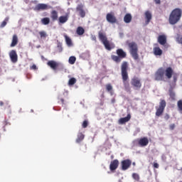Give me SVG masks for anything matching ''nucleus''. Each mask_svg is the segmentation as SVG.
<instances>
[{"mask_svg": "<svg viewBox=\"0 0 182 182\" xmlns=\"http://www.w3.org/2000/svg\"><path fill=\"white\" fill-rule=\"evenodd\" d=\"M129 63L123 61L121 65V76L122 79L123 85L126 92H131L130 82H129Z\"/></svg>", "mask_w": 182, "mask_h": 182, "instance_id": "obj_1", "label": "nucleus"}, {"mask_svg": "<svg viewBox=\"0 0 182 182\" xmlns=\"http://www.w3.org/2000/svg\"><path fill=\"white\" fill-rule=\"evenodd\" d=\"M182 16V10L180 8H176L171 12L168 18L170 25H176L180 22Z\"/></svg>", "mask_w": 182, "mask_h": 182, "instance_id": "obj_2", "label": "nucleus"}, {"mask_svg": "<svg viewBox=\"0 0 182 182\" xmlns=\"http://www.w3.org/2000/svg\"><path fill=\"white\" fill-rule=\"evenodd\" d=\"M127 45L129 48V53L134 60H138L139 59V47H137V43L135 42L127 41Z\"/></svg>", "mask_w": 182, "mask_h": 182, "instance_id": "obj_3", "label": "nucleus"}, {"mask_svg": "<svg viewBox=\"0 0 182 182\" xmlns=\"http://www.w3.org/2000/svg\"><path fill=\"white\" fill-rule=\"evenodd\" d=\"M116 53L117 55H111L112 60L115 62V63H120V62H122V59H124V58L127 56V53H126V52H124L122 48L117 49Z\"/></svg>", "mask_w": 182, "mask_h": 182, "instance_id": "obj_4", "label": "nucleus"}, {"mask_svg": "<svg viewBox=\"0 0 182 182\" xmlns=\"http://www.w3.org/2000/svg\"><path fill=\"white\" fill-rule=\"evenodd\" d=\"M98 37L100 41L104 45L105 49H107V50H112V48L110 46V41L107 40V36H106V33H103L102 31H99Z\"/></svg>", "mask_w": 182, "mask_h": 182, "instance_id": "obj_5", "label": "nucleus"}, {"mask_svg": "<svg viewBox=\"0 0 182 182\" xmlns=\"http://www.w3.org/2000/svg\"><path fill=\"white\" fill-rule=\"evenodd\" d=\"M166 102L164 100H161L159 102V106L156 107V116L158 117H160L163 113H164V109H166Z\"/></svg>", "mask_w": 182, "mask_h": 182, "instance_id": "obj_6", "label": "nucleus"}, {"mask_svg": "<svg viewBox=\"0 0 182 182\" xmlns=\"http://www.w3.org/2000/svg\"><path fill=\"white\" fill-rule=\"evenodd\" d=\"M165 70L163 68H159L154 75V79L157 81L164 80Z\"/></svg>", "mask_w": 182, "mask_h": 182, "instance_id": "obj_7", "label": "nucleus"}, {"mask_svg": "<svg viewBox=\"0 0 182 182\" xmlns=\"http://www.w3.org/2000/svg\"><path fill=\"white\" fill-rule=\"evenodd\" d=\"M131 85L136 90H140L141 89V80L135 76L131 79Z\"/></svg>", "mask_w": 182, "mask_h": 182, "instance_id": "obj_8", "label": "nucleus"}, {"mask_svg": "<svg viewBox=\"0 0 182 182\" xmlns=\"http://www.w3.org/2000/svg\"><path fill=\"white\" fill-rule=\"evenodd\" d=\"M106 19L109 23H116L117 22V18L113 12L107 14Z\"/></svg>", "mask_w": 182, "mask_h": 182, "instance_id": "obj_9", "label": "nucleus"}, {"mask_svg": "<svg viewBox=\"0 0 182 182\" xmlns=\"http://www.w3.org/2000/svg\"><path fill=\"white\" fill-rule=\"evenodd\" d=\"M122 170L124 171L129 169L132 166V161L130 159H125L121 162Z\"/></svg>", "mask_w": 182, "mask_h": 182, "instance_id": "obj_10", "label": "nucleus"}, {"mask_svg": "<svg viewBox=\"0 0 182 182\" xmlns=\"http://www.w3.org/2000/svg\"><path fill=\"white\" fill-rule=\"evenodd\" d=\"M139 146H140V147H146V146H147L149 144V138L148 137H143L141 139H138L136 140Z\"/></svg>", "mask_w": 182, "mask_h": 182, "instance_id": "obj_11", "label": "nucleus"}, {"mask_svg": "<svg viewBox=\"0 0 182 182\" xmlns=\"http://www.w3.org/2000/svg\"><path fill=\"white\" fill-rule=\"evenodd\" d=\"M9 57L13 63L18 62V53H16V50H11L9 53Z\"/></svg>", "mask_w": 182, "mask_h": 182, "instance_id": "obj_12", "label": "nucleus"}, {"mask_svg": "<svg viewBox=\"0 0 182 182\" xmlns=\"http://www.w3.org/2000/svg\"><path fill=\"white\" fill-rule=\"evenodd\" d=\"M76 11L79 12V15L81 18H85L86 16V12L83 10V5L80 4L77 6Z\"/></svg>", "mask_w": 182, "mask_h": 182, "instance_id": "obj_13", "label": "nucleus"}, {"mask_svg": "<svg viewBox=\"0 0 182 182\" xmlns=\"http://www.w3.org/2000/svg\"><path fill=\"white\" fill-rule=\"evenodd\" d=\"M158 42L159 44L162 45V46H164V45L167 43V36L166 35L159 36Z\"/></svg>", "mask_w": 182, "mask_h": 182, "instance_id": "obj_14", "label": "nucleus"}, {"mask_svg": "<svg viewBox=\"0 0 182 182\" xmlns=\"http://www.w3.org/2000/svg\"><path fill=\"white\" fill-rule=\"evenodd\" d=\"M119 167V160L114 159V161H111L109 165V169L111 171H114Z\"/></svg>", "mask_w": 182, "mask_h": 182, "instance_id": "obj_15", "label": "nucleus"}, {"mask_svg": "<svg viewBox=\"0 0 182 182\" xmlns=\"http://www.w3.org/2000/svg\"><path fill=\"white\" fill-rule=\"evenodd\" d=\"M48 66H50L53 70H56L59 66V63L55 60H50L47 63Z\"/></svg>", "mask_w": 182, "mask_h": 182, "instance_id": "obj_16", "label": "nucleus"}, {"mask_svg": "<svg viewBox=\"0 0 182 182\" xmlns=\"http://www.w3.org/2000/svg\"><path fill=\"white\" fill-rule=\"evenodd\" d=\"M173 68L171 67L166 68L165 70V76H166L167 79H171L173 77Z\"/></svg>", "mask_w": 182, "mask_h": 182, "instance_id": "obj_17", "label": "nucleus"}, {"mask_svg": "<svg viewBox=\"0 0 182 182\" xmlns=\"http://www.w3.org/2000/svg\"><path fill=\"white\" fill-rule=\"evenodd\" d=\"M130 119H132V115L130 114H128L127 117L120 118L119 119V124H124V123H127V122H129Z\"/></svg>", "mask_w": 182, "mask_h": 182, "instance_id": "obj_18", "label": "nucleus"}, {"mask_svg": "<svg viewBox=\"0 0 182 182\" xmlns=\"http://www.w3.org/2000/svg\"><path fill=\"white\" fill-rule=\"evenodd\" d=\"M46 9H48V5L46 4H38L35 7V11H45Z\"/></svg>", "mask_w": 182, "mask_h": 182, "instance_id": "obj_19", "label": "nucleus"}, {"mask_svg": "<svg viewBox=\"0 0 182 182\" xmlns=\"http://www.w3.org/2000/svg\"><path fill=\"white\" fill-rule=\"evenodd\" d=\"M145 19H146V25H149V23H150V21H151V12H150V11H145Z\"/></svg>", "mask_w": 182, "mask_h": 182, "instance_id": "obj_20", "label": "nucleus"}, {"mask_svg": "<svg viewBox=\"0 0 182 182\" xmlns=\"http://www.w3.org/2000/svg\"><path fill=\"white\" fill-rule=\"evenodd\" d=\"M68 20H69V15L60 16L58 18L59 23H66V22H68Z\"/></svg>", "mask_w": 182, "mask_h": 182, "instance_id": "obj_21", "label": "nucleus"}, {"mask_svg": "<svg viewBox=\"0 0 182 182\" xmlns=\"http://www.w3.org/2000/svg\"><path fill=\"white\" fill-rule=\"evenodd\" d=\"M18 36L16 34H14L12 38L11 43L10 45L11 48H14V46H16L18 45Z\"/></svg>", "mask_w": 182, "mask_h": 182, "instance_id": "obj_22", "label": "nucleus"}, {"mask_svg": "<svg viewBox=\"0 0 182 182\" xmlns=\"http://www.w3.org/2000/svg\"><path fill=\"white\" fill-rule=\"evenodd\" d=\"M154 55H155V56H161L163 55V50L161 49L160 47H154Z\"/></svg>", "mask_w": 182, "mask_h": 182, "instance_id": "obj_23", "label": "nucleus"}, {"mask_svg": "<svg viewBox=\"0 0 182 182\" xmlns=\"http://www.w3.org/2000/svg\"><path fill=\"white\" fill-rule=\"evenodd\" d=\"M65 40V43L67 45V46H73V43L72 42V39L70 38V37H69L68 35L64 34L63 35Z\"/></svg>", "mask_w": 182, "mask_h": 182, "instance_id": "obj_24", "label": "nucleus"}, {"mask_svg": "<svg viewBox=\"0 0 182 182\" xmlns=\"http://www.w3.org/2000/svg\"><path fill=\"white\" fill-rule=\"evenodd\" d=\"M50 18L53 22H55V21H58V11L55 10H53L50 13Z\"/></svg>", "mask_w": 182, "mask_h": 182, "instance_id": "obj_25", "label": "nucleus"}, {"mask_svg": "<svg viewBox=\"0 0 182 182\" xmlns=\"http://www.w3.org/2000/svg\"><path fill=\"white\" fill-rule=\"evenodd\" d=\"M85 139V134L82 132H78L77 135V139H76V143H80L81 141H83Z\"/></svg>", "mask_w": 182, "mask_h": 182, "instance_id": "obj_26", "label": "nucleus"}, {"mask_svg": "<svg viewBox=\"0 0 182 182\" xmlns=\"http://www.w3.org/2000/svg\"><path fill=\"white\" fill-rule=\"evenodd\" d=\"M132 14H127L124 17V22H125V23H130V22H132Z\"/></svg>", "mask_w": 182, "mask_h": 182, "instance_id": "obj_27", "label": "nucleus"}, {"mask_svg": "<svg viewBox=\"0 0 182 182\" xmlns=\"http://www.w3.org/2000/svg\"><path fill=\"white\" fill-rule=\"evenodd\" d=\"M41 22L42 25H49V23H50V18H49V17L43 18Z\"/></svg>", "mask_w": 182, "mask_h": 182, "instance_id": "obj_28", "label": "nucleus"}, {"mask_svg": "<svg viewBox=\"0 0 182 182\" xmlns=\"http://www.w3.org/2000/svg\"><path fill=\"white\" fill-rule=\"evenodd\" d=\"M168 92H169V96H170L171 99H172V100H176V93L173 90V87H170Z\"/></svg>", "mask_w": 182, "mask_h": 182, "instance_id": "obj_29", "label": "nucleus"}, {"mask_svg": "<svg viewBox=\"0 0 182 182\" xmlns=\"http://www.w3.org/2000/svg\"><path fill=\"white\" fill-rule=\"evenodd\" d=\"M107 90L110 93L111 96H113V86L111 84H107L106 85Z\"/></svg>", "mask_w": 182, "mask_h": 182, "instance_id": "obj_30", "label": "nucleus"}, {"mask_svg": "<svg viewBox=\"0 0 182 182\" xmlns=\"http://www.w3.org/2000/svg\"><path fill=\"white\" fill-rule=\"evenodd\" d=\"M9 22V17H6L4 21H2V23L0 25V28H5L6 26V24Z\"/></svg>", "mask_w": 182, "mask_h": 182, "instance_id": "obj_31", "label": "nucleus"}, {"mask_svg": "<svg viewBox=\"0 0 182 182\" xmlns=\"http://www.w3.org/2000/svg\"><path fill=\"white\" fill-rule=\"evenodd\" d=\"M76 32L78 35L82 36V35H83V33H85V28L79 26V27H77Z\"/></svg>", "mask_w": 182, "mask_h": 182, "instance_id": "obj_32", "label": "nucleus"}, {"mask_svg": "<svg viewBox=\"0 0 182 182\" xmlns=\"http://www.w3.org/2000/svg\"><path fill=\"white\" fill-rule=\"evenodd\" d=\"M68 62H69L70 65H75V63L76 62V57L70 56L69 58Z\"/></svg>", "mask_w": 182, "mask_h": 182, "instance_id": "obj_33", "label": "nucleus"}, {"mask_svg": "<svg viewBox=\"0 0 182 182\" xmlns=\"http://www.w3.org/2000/svg\"><path fill=\"white\" fill-rule=\"evenodd\" d=\"M38 33L41 39H45L48 36V34L46 31H40Z\"/></svg>", "mask_w": 182, "mask_h": 182, "instance_id": "obj_34", "label": "nucleus"}, {"mask_svg": "<svg viewBox=\"0 0 182 182\" xmlns=\"http://www.w3.org/2000/svg\"><path fill=\"white\" fill-rule=\"evenodd\" d=\"M75 83H76V78H75V77L70 78L68 81L69 86H73V85H75Z\"/></svg>", "mask_w": 182, "mask_h": 182, "instance_id": "obj_35", "label": "nucleus"}, {"mask_svg": "<svg viewBox=\"0 0 182 182\" xmlns=\"http://www.w3.org/2000/svg\"><path fill=\"white\" fill-rule=\"evenodd\" d=\"M132 178H134V180H135L136 181H140V176H139L138 173H134L132 174Z\"/></svg>", "mask_w": 182, "mask_h": 182, "instance_id": "obj_36", "label": "nucleus"}, {"mask_svg": "<svg viewBox=\"0 0 182 182\" xmlns=\"http://www.w3.org/2000/svg\"><path fill=\"white\" fill-rule=\"evenodd\" d=\"M177 106L179 112H182V100H181L178 101Z\"/></svg>", "mask_w": 182, "mask_h": 182, "instance_id": "obj_37", "label": "nucleus"}, {"mask_svg": "<svg viewBox=\"0 0 182 182\" xmlns=\"http://www.w3.org/2000/svg\"><path fill=\"white\" fill-rule=\"evenodd\" d=\"M173 79L174 86H176V83H177V79H178V74L177 73L173 74Z\"/></svg>", "mask_w": 182, "mask_h": 182, "instance_id": "obj_38", "label": "nucleus"}, {"mask_svg": "<svg viewBox=\"0 0 182 182\" xmlns=\"http://www.w3.org/2000/svg\"><path fill=\"white\" fill-rule=\"evenodd\" d=\"M82 126L83 129H86V127H87V126H89V122H87V120H85L82 122Z\"/></svg>", "mask_w": 182, "mask_h": 182, "instance_id": "obj_39", "label": "nucleus"}, {"mask_svg": "<svg viewBox=\"0 0 182 182\" xmlns=\"http://www.w3.org/2000/svg\"><path fill=\"white\" fill-rule=\"evenodd\" d=\"M57 48H58V52H62V50H63V48H62V44L60 43L58 44Z\"/></svg>", "mask_w": 182, "mask_h": 182, "instance_id": "obj_40", "label": "nucleus"}, {"mask_svg": "<svg viewBox=\"0 0 182 182\" xmlns=\"http://www.w3.org/2000/svg\"><path fill=\"white\" fill-rule=\"evenodd\" d=\"M175 127H176V124H171L169 126L170 130H174Z\"/></svg>", "mask_w": 182, "mask_h": 182, "instance_id": "obj_41", "label": "nucleus"}, {"mask_svg": "<svg viewBox=\"0 0 182 182\" xmlns=\"http://www.w3.org/2000/svg\"><path fill=\"white\" fill-rule=\"evenodd\" d=\"M30 69H32L33 70H36V69H38V68L36 67V65L33 64Z\"/></svg>", "mask_w": 182, "mask_h": 182, "instance_id": "obj_42", "label": "nucleus"}, {"mask_svg": "<svg viewBox=\"0 0 182 182\" xmlns=\"http://www.w3.org/2000/svg\"><path fill=\"white\" fill-rule=\"evenodd\" d=\"M153 167L154 168H159V165L157 163H154Z\"/></svg>", "mask_w": 182, "mask_h": 182, "instance_id": "obj_43", "label": "nucleus"}, {"mask_svg": "<svg viewBox=\"0 0 182 182\" xmlns=\"http://www.w3.org/2000/svg\"><path fill=\"white\" fill-rule=\"evenodd\" d=\"M155 4H156L157 5H160L161 4V0H154Z\"/></svg>", "mask_w": 182, "mask_h": 182, "instance_id": "obj_44", "label": "nucleus"}, {"mask_svg": "<svg viewBox=\"0 0 182 182\" xmlns=\"http://www.w3.org/2000/svg\"><path fill=\"white\" fill-rule=\"evenodd\" d=\"M164 119L165 120H168V119H170V115H168V114H166L164 116Z\"/></svg>", "mask_w": 182, "mask_h": 182, "instance_id": "obj_45", "label": "nucleus"}, {"mask_svg": "<svg viewBox=\"0 0 182 182\" xmlns=\"http://www.w3.org/2000/svg\"><path fill=\"white\" fill-rule=\"evenodd\" d=\"M92 41H95V42H96L97 38H96L95 36H92Z\"/></svg>", "mask_w": 182, "mask_h": 182, "instance_id": "obj_46", "label": "nucleus"}, {"mask_svg": "<svg viewBox=\"0 0 182 182\" xmlns=\"http://www.w3.org/2000/svg\"><path fill=\"white\" fill-rule=\"evenodd\" d=\"M111 102H112V103H116V99L112 98V99L111 100Z\"/></svg>", "mask_w": 182, "mask_h": 182, "instance_id": "obj_47", "label": "nucleus"}, {"mask_svg": "<svg viewBox=\"0 0 182 182\" xmlns=\"http://www.w3.org/2000/svg\"><path fill=\"white\" fill-rule=\"evenodd\" d=\"M60 102L63 105H65V100H63V98L60 99Z\"/></svg>", "mask_w": 182, "mask_h": 182, "instance_id": "obj_48", "label": "nucleus"}, {"mask_svg": "<svg viewBox=\"0 0 182 182\" xmlns=\"http://www.w3.org/2000/svg\"><path fill=\"white\" fill-rule=\"evenodd\" d=\"M26 4H29V0H23Z\"/></svg>", "mask_w": 182, "mask_h": 182, "instance_id": "obj_49", "label": "nucleus"}, {"mask_svg": "<svg viewBox=\"0 0 182 182\" xmlns=\"http://www.w3.org/2000/svg\"><path fill=\"white\" fill-rule=\"evenodd\" d=\"M0 106H4V102L2 101L0 102Z\"/></svg>", "mask_w": 182, "mask_h": 182, "instance_id": "obj_50", "label": "nucleus"}, {"mask_svg": "<svg viewBox=\"0 0 182 182\" xmlns=\"http://www.w3.org/2000/svg\"><path fill=\"white\" fill-rule=\"evenodd\" d=\"M31 112H33V109H31Z\"/></svg>", "mask_w": 182, "mask_h": 182, "instance_id": "obj_51", "label": "nucleus"}, {"mask_svg": "<svg viewBox=\"0 0 182 182\" xmlns=\"http://www.w3.org/2000/svg\"><path fill=\"white\" fill-rule=\"evenodd\" d=\"M179 182H182V181H179Z\"/></svg>", "mask_w": 182, "mask_h": 182, "instance_id": "obj_52", "label": "nucleus"}]
</instances>
